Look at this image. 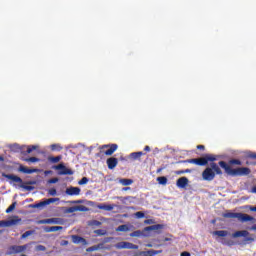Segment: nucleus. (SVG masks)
I'll list each match as a JSON object with an SVG mask.
<instances>
[{
    "mask_svg": "<svg viewBox=\"0 0 256 256\" xmlns=\"http://www.w3.org/2000/svg\"><path fill=\"white\" fill-rule=\"evenodd\" d=\"M176 185L179 189H185L189 185V179L187 177H181L176 181Z\"/></svg>",
    "mask_w": 256,
    "mask_h": 256,
    "instance_id": "ddd939ff",
    "label": "nucleus"
},
{
    "mask_svg": "<svg viewBox=\"0 0 256 256\" xmlns=\"http://www.w3.org/2000/svg\"><path fill=\"white\" fill-rule=\"evenodd\" d=\"M144 223H145L146 225H151V223H153V220L148 219V220H145Z\"/></svg>",
    "mask_w": 256,
    "mask_h": 256,
    "instance_id": "3c124183",
    "label": "nucleus"
},
{
    "mask_svg": "<svg viewBox=\"0 0 256 256\" xmlns=\"http://www.w3.org/2000/svg\"><path fill=\"white\" fill-rule=\"evenodd\" d=\"M72 242L75 243V245H79V243H82V245H87V240L79 235H72Z\"/></svg>",
    "mask_w": 256,
    "mask_h": 256,
    "instance_id": "f3484780",
    "label": "nucleus"
},
{
    "mask_svg": "<svg viewBox=\"0 0 256 256\" xmlns=\"http://www.w3.org/2000/svg\"><path fill=\"white\" fill-rule=\"evenodd\" d=\"M35 149H37V146L36 145H30L27 147V150H26V155H29L31 153H33V151H35Z\"/></svg>",
    "mask_w": 256,
    "mask_h": 256,
    "instance_id": "72a5a7b5",
    "label": "nucleus"
},
{
    "mask_svg": "<svg viewBox=\"0 0 256 256\" xmlns=\"http://www.w3.org/2000/svg\"><path fill=\"white\" fill-rule=\"evenodd\" d=\"M143 155H145V153H143V152H132L130 154V159L137 161V160H140L141 157H143Z\"/></svg>",
    "mask_w": 256,
    "mask_h": 256,
    "instance_id": "412c9836",
    "label": "nucleus"
},
{
    "mask_svg": "<svg viewBox=\"0 0 256 256\" xmlns=\"http://www.w3.org/2000/svg\"><path fill=\"white\" fill-rule=\"evenodd\" d=\"M116 249H139V246L131 242H119L116 244Z\"/></svg>",
    "mask_w": 256,
    "mask_h": 256,
    "instance_id": "6e6552de",
    "label": "nucleus"
},
{
    "mask_svg": "<svg viewBox=\"0 0 256 256\" xmlns=\"http://www.w3.org/2000/svg\"><path fill=\"white\" fill-rule=\"evenodd\" d=\"M33 233L32 230L26 231L24 234L21 235V239H27Z\"/></svg>",
    "mask_w": 256,
    "mask_h": 256,
    "instance_id": "79ce46f5",
    "label": "nucleus"
},
{
    "mask_svg": "<svg viewBox=\"0 0 256 256\" xmlns=\"http://www.w3.org/2000/svg\"><path fill=\"white\" fill-rule=\"evenodd\" d=\"M161 171H163V169H162V168H159V169L157 170V173H161Z\"/></svg>",
    "mask_w": 256,
    "mask_h": 256,
    "instance_id": "052dcab7",
    "label": "nucleus"
},
{
    "mask_svg": "<svg viewBox=\"0 0 256 256\" xmlns=\"http://www.w3.org/2000/svg\"><path fill=\"white\" fill-rule=\"evenodd\" d=\"M61 245H62V246L69 245V241H67V240H63V241L61 242Z\"/></svg>",
    "mask_w": 256,
    "mask_h": 256,
    "instance_id": "603ef678",
    "label": "nucleus"
},
{
    "mask_svg": "<svg viewBox=\"0 0 256 256\" xmlns=\"http://www.w3.org/2000/svg\"><path fill=\"white\" fill-rule=\"evenodd\" d=\"M135 217H137V219H143V217H145V213L142 211L136 212Z\"/></svg>",
    "mask_w": 256,
    "mask_h": 256,
    "instance_id": "c03bdc74",
    "label": "nucleus"
},
{
    "mask_svg": "<svg viewBox=\"0 0 256 256\" xmlns=\"http://www.w3.org/2000/svg\"><path fill=\"white\" fill-rule=\"evenodd\" d=\"M251 211H254L256 213V207H252Z\"/></svg>",
    "mask_w": 256,
    "mask_h": 256,
    "instance_id": "680f3d73",
    "label": "nucleus"
},
{
    "mask_svg": "<svg viewBox=\"0 0 256 256\" xmlns=\"http://www.w3.org/2000/svg\"><path fill=\"white\" fill-rule=\"evenodd\" d=\"M249 235V232L247 230H242V231H236L232 234V237L237 238V237H247Z\"/></svg>",
    "mask_w": 256,
    "mask_h": 256,
    "instance_id": "4be33fe9",
    "label": "nucleus"
},
{
    "mask_svg": "<svg viewBox=\"0 0 256 256\" xmlns=\"http://www.w3.org/2000/svg\"><path fill=\"white\" fill-rule=\"evenodd\" d=\"M45 233H55L56 231H63V226H44Z\"/></svg>",
    "mask_w": 256,
    "mask_h": 256,
    "instance_id": "dca6fc26",
    "label": "nucleus"
},
{
    "mask_svg": "<svg viewBox=\"0 0 256 256\" xmlns=\"http://www.w3.org/2000/svg\"><path fill=\"white\" fill-rule=\"evenodd\" d=\"M252 231H256V224L251 227Z\"/></svg>",
    "mask_w": 256,
    "mask_h": 256,
    "instance_id": "4d7b16f0",
    "label": "nucleus"
},
{
    "mask_svg": "<svg viewBox=\"0 0 256 256\" xmlns=\"http://www.w3.org/2000/svg\"><path fill=\"white\" fill-rule=\"evenodd\" d=\"M22 161H25L26 163H39L41 161L37 157H30V158H22Z\"/></svg>",
    "mask_w": 256,
    "mask_h": 256,
    "instance_id": "393cba45",
    "label": "nucleus"
},
{
    "mask_svg": "<svg viewBox=\"0 0 256 256\" xmlns=\"http://www.w3.org/2000/svg\"><path fill=\"white\" fill-rule=\"evenodd\" d=\"M72 203L74 205H79V203H83V201L82 200H74V201H72Z\"/></svg>",
    "mask_w": 256,
    "mask_h": 256,
    "instance_id": "8fccbe9b",
    "label": "nucleus"
},
{
    "mask_svg": "<svg viewBox=\"0 0 256 256\" xmlns=\"http://www.w3.org/2000/svg\"><path fill=\"white\" fill-rule=\"evenodd\" d=\"M118 148H119V146L117 144L103 145L101 147V149H107L104 152V154L107 155V156L113 155V153H115V151H117Z\"/></svg>",
    "mask_w": 256,
    "mask_h": 256,
    "instance_id": "1a4fd4ad",
    "label": "nucleus"
},
{
    "mask_svg": "<svg viewBox=\"0 0 256 256\" xmlns=\"http://www.w3.org/2000/svg\"><path fill=\"white\" fill-rule=\"evenodd\" d=\"M48 195H51V197H55V195H57V189H55V188L49 189Z\"/></svg>",
    "mask_w": 256,
    "mask_h": 256,
    "instance_id": "a19ab883",
    "label": "nucleus"
},
{
    "mask_svg": "<svg viewBox=\"0 0 256 256\" xmlns=\"http://www.w3.org/2000/svg\"><path fill=\"white\" fill-rule=\"evenodd\" d=\"M89 183V178L83 177L81 180L78 181V185H87Z\"/></svg>",
    "mask_w": 256,
    "mask_h": 256,
    "instance_id": "58836bf2",
    "label": "nucleus"
},
{
    "mask_svg": "<svg viewBox=\"0 0 256 256\" xmlns=\"http://www.w3.org/2000/svg\"><path fill=\"white\" fill-rule=\"evenodd\" d=\"M98 249H101V244H98V245H94V246H92V247H89V248L86 249V251H87L88 253H91V252H93V251H98Z\"/></svg>",
    "mask_w": 256,
    "mask_h": 256,
    "instance_id": "2f4dec72",
    "label": "nucleus"
},
{
    "mask_svg": "<svg viewBox=\"0 0 256 256\" xmlns=\"http://www.w3.org/2000/svg\"><path fill=\"white\" fill-rule=\"evenodd\" d=\"M131 189V187H124L123 189H122V191H129Z\"/></svg>",
    "mask_w": 256,
    "mask_h": 256,
    "instance_id": "6e6d98bb",
    "label": "nucleus"
},
{
    "mask_svg": "<svg viewBox=\"0 0 256 256\" xmlns=\"http://www.w3.org/2000/svg\"><path fill=\"white\" fill-rule=\"evenodd\" d=\"M68 211L69 213H75V211L85 212V211H89V208H87V206H84V205H78V206L70 207Z\"/></svg>",
    "mask_w": 256,
    "mask_h": 256,
    "instance_id": "6ab92c4d",
    "label": "nucleus"
},
{
    "mask_svg": "<svg viewBox=\"0 0 256 256\" xmlns=\"http://www.w3.org/2000/svg\"><path fill=\"white\" fill-rule=\"evenodd\" d=\"M52 225H65L63 218H52Z\"/></svg>",
    "mask_w": 256,
    "mask_h": 256,
    "instance_id": "a878e982",
    "label": "nucleus"
},
{
    "mask_svg": "<svg viewBox=\"0 0 256 256\" xmlns=\"http://www.w3.org/2000/svg\"><path fill=\"white\" fill-rule=\"evenodd\" d=\"M223 217L225 219H238V221H241V223H247V221H253L255 219L249 214L235 213V212L224 213Z\"/></svg>",
    "mask_w": 256,
    "mask_h": 256,
    "instance_id": "7ed1b4c3",
    "label": "nucleus"
},
{
    "mask_svg": "<svg viewBox=\"0 0 256 256\" xmlns=\"http://www.w3.org/2000/svg\"><path fill=\"white\" fill-rule=\"evenodd\" d=\"M157 181H158L159 185H167V177H165V176L158 177Z\"/></svg>",
    "mask_w": 256,
    "mask_h": 256,
    "instance_id": "7c9ffc66",
    "label": "nucleus"
},
{
    "mask_svg": "<svg viewBox=\"0 0 256 256\" xmlns=\"http://www.w3.org/2000/svg\"><path fill=\"white\" fill-rule=\"evenodd\" d=\"M106 163L108 165V169L113 170L119 165V160L115 157H110L106 160Z\"/></svg>",
    "mask_w": 256,
    "mask_h": 256,
    "instance_id": "f8f14e48",
    "label": "nucleus"
},
{
    "mask_svg": "<svg viewBox=\"0 0 256 256\" xmlns=\"http://www.w3.org/2000/svg\"><path fill=\"white\" fill-rule=\"evenodd\" d=\"M252 193H256V186L252 188Z\"/></svg>",
    "mask_w": 256,
    "mask_h": 256,
    "instance_id": "bf43d9fd",
    "label": "nucleus"
},
{
    "mask_svg": "<svg viewBox=\"0 0 256 256\" xmlns=\"http://www.w3.org/2000/svg\"><path fill=\"white\" fill-rule=\"evenodd\" d=\"M50 147L52 151H61L63 149L59 144H52Z\"/></svg>",
    "mask_w": 256,
    "mask_h": 256,
    "instance_id": "4c0bfd02",
    "label": "nucleus"
},
{
    "mask_svg": "<svg viewBox=\"0 0 256 256\" xmlns=\"http://www.w3.org/2000/svg\"><path fill=\"white\" fill-rule=\"evenodd\" d=\"M185 173H191L190 169H186V170H178L176 171V175H183Z\"/></svg>",
    "mask_w": 256,
    "mask_h": 256,
    "instance_id": "37998d69",
    "label": "nucleus"
},
{
    "mask_svg": "<svg viewBox=\"0 0 256 256\" xmlns=\"http://www.w3.org/2000/svg\"><path fill=\"white\" fill-rule=\"evenodd\" d=\"M20 222H21V218H19V216H13L9 220H0V228L13 227L15 225H19Z\"/></svg>",
    "mask_w": 256,
    "mask_h": 256,
    "instance_id": "20e7f679",
    "label": "nucleus"
},
{
    "mask_svg": "<svg viewBox=\"0 0 256 256\" xmlns=\"http://www.w3.org/2000/svg\"><path fill=\"white\" fill-rule=\"evenodd\" d=\"M53 169H55L58 172V175H73V170L66 168L65 164L61 163L56 166H53Z\"/></svg>",
    "mask_w": 256,
    "mask_h": 256,
    "instance_id": "0eeeda50",
    "label": "nucleus"
},
{
    "mask_svg": "<svg viewBox=\"0 0 256 256\" xmlns=\"http://www.w3.org/2000/svg\"><path fill=\"white\" fill-rule=\"evenodd\" d=\"M24 188H26L28 191H31V186H25Z\"/></svg>",
    "mask_w": 256,
    "mask_h": 256,
    "instance_id": "13d9d810",
    "label": "nucleus"
},
{
    "mask_svg": "<svg viewBox=\"0 0 256 256\" xmlns=\"http://www.w3.org/2000/svg\"><path fill=\"white\" fill-rule=\"evenodd\" d=\"M143 235V232L141 230H136L130 234V237H141Z\"/></svg>",
    "mask_w": 256,
    "mask_h": 256,
    "instance_id": "c9c22d12",
    "label": "nucleus"
},
{
    "mask_svg": "<svg viewBox=\"0 0 256 256\" xmlns=\"http://www.w3.org/2000/svg\"><path fill=\"white\" fill-rule=\"evenodd\" d=\"M180 256H191V253L184 251L180 254Z\"/></svg>",
    "mask_w": 256,
    "mask_h": 256,
    "instance_id": "09e8293b",
    "label": "nucleus"
},
{
    "mask_svg": "<svg viewBox=\"0 0 256 256\" xmlns=\"http://www.w3.org/2000/svg\"><path fill=\"white\" fill-rule=\"evenodd\" d=\"M57 201H59V198H49L39 203L33 204L32 207L34 209H43V207H47V205H51V203H57Z\"/></svg>",
    "mask_w": 256,
    "mask_h": 256,
    "instance_id": "423d86ee",
    "label": "nucleus"
},
{
    "mask_svg": "<svg viewBox=\"0 0 256 256\" xmlns=\"http://www.w3.org/2000/svg\"><path fill=\"white\" fill-rule=\"evenodd\" d=\"M97 207L103 211H113V209H115V205L111 204H99Z\"/></svg>",
    "mask_w": 256,
    "mask_h": 256,
    "instance_id": "aec40b11",
    "label": "nucleus"
},
{
    "mask_svg": "<svg viewBox=\"0 0 256 256\" xmlns=\"http://www.w3.org/2000/svg\"><path fill=\"white\" fill-rule=\"evenodd\" d=\"M144 151H147V152L151 151V147L145 146V147H144Z\"/></svg>",
    "mask_w": 256,
    "mask_h": 256,
    "instance_id": "5fc2aeb1",
    "label": "nucleus"
},
{
    "mask_svg": "<svg viewBox=\"0 0 256 256\" xmlns=\"http://www.w3.org/2000/svg\"><path fill=\"white\" fill-rule=\"evenodd\" d=\"M62 159V156H50L48 158V160L51 162V163H59V161H61Z\"/></svg>",
    "mask_w": 256,
    "mask_h": 256,
    "instance_id": "c756f323",
    "label": "nucleus"
},
{
    "mask_svg": "<svg viewBox=\"0 0 256 256\" xmlns=\"http://www.w3.org/2000/svg\"><path fill=\"white\" fill-rule=\"evenodd\" d=\"M95 235H98V237H103V235H107V230L98 229L94 231Z\"/></svg>",
    "mask_w": 256,
    "mask_h": 256,
    "instance_id": "473e14b6",
    "label": "nucleus"
},
{
    "mask_svg": "<svg viewBox=\"0 0 256 256\" xmlns=\"http://www.w3.org/2000/svg\"><path fill=\"white\" fill-rule=\"evenodd\" d=\"M163 224H155L144 228V231H155L156 233H161L163 231Z\"/></svg>",
    "mask_w": 256,
    "mask_h": 256,
    "instance_id": "4468645a",
    "label": "nucleus"
},
{
    "mask_svg": "<svg viewBox=\"0 0 256 256\" xmlns=\"http://www.w3.org/2000/svg\"><path fill=\"white\" fill-rule=\"evenodd\" d=\"M0 161H5V158H3V156H0Z\"/></svg>",
    "mask_w": 256,
    "mask_h": 256,
    "instance_id": "e2e57ef3",
    "label": "nucleus"
},
{
    "mask_svg": "<svg viewBox=\"0 0 256 256\" xmlns=\"http://www.w3.org/2000/svg\"><path fill=\"white\" fill-rule=\"evenodd\" d=\"M38 225H53L52 218L38 220Z\"/></svg>",
    "mask_w": 256,
    "mask_h": 256,
    "instance_id": "b1692460",
    "label": "nucleus"
},
{
    "mask_svg": "<svg viewBox=\"0 0 256 256\" xmlns=\"http://www.w3.org/2000/svg\"><path fill=\"white\" fill-rule=\"evenodd\" d=\"M20 256H27L26 254H21Z\"/></svg>",
    "mask_w": 256,
    "mask_h": 256,
    "instance_id": "69168bd1",
    "label": "nucleus"
},
{
    "mask_svg": "<svg viewBox=\"0 0 256 256\" xmlns=\"http://www.w3.org/2000/svg\"><path fill=\"white\" fill-rule=\"evenodd\" d=\"M29 244H25L22 246L13 245L8 248L6 255H14L15 253H23V251L27 250Z\"/></svg>",
    "mask_w": 256,
    "mask_h": 256,
    "instance_id": "39448f33",
    "label": "nucleus"
},
{
    "mask_svg": "<svg viewBox=\"0 0 256 256\" xmlns=\"http://www.w3.org/2000/svg\"><path fill=\"white\" fill-rule=\"evenodd\" d=\"M229 232L226 230H217L213 232V235H217L218 237H227Z\"/></svg>",
    "mask_w": 256,
    "mask_h": 256,
    "instance_id": "bb28decb",
    "label": "nucleus"
},
{
    "mask_svg": "<svg viewBox=\"0 0 256 256\" xmlns=\"http://www.w3.org/2000/svg\"><path fill=\"white\" fill-rule=\"evenodd\" d=\"M16 206H17V202H13V203L6 209V213H11V211H14Z\"/></svg>",
    "mask_w": 256,
    "mask_h": 256,
    "instance_id": "f704fd0d",
    "label": "nucleus"
},
{
    "mask_svg": "<svg viewBox=\"0 0 256 256\" xmlns=\"http://www.w3.org/2000/svg\"><path fill=\"white\" fill-rule=\"evenodd\" d=\"M247 157L249 159H256V153L255 152H248Z\"/></svg>",
    "mask_w": 256,
    "mask_h": 256,
    "instance_id": "49530a36",
    "label": "nucleus"
},
{
    "mask_svg": "<svg viewBox=\"0 0 256 256\" xmlns=\"http://www.w3.org/2000/svg\"><path fill=\"white\" fill-rule=\"evenodd\" d=\"M218 165H219V167H221L222 169L225 170V173H227V175H231L232 177H243L245 175L251 174V169H249L248 167H241V168L233 169L225 161H220L218 163Z\"/></svg>",
    "mask_w": 256,
    "mask_h": 256,
    "instance_id": "f03ea898",
    "label": "nucleus"
},
{
    "mask_svg": "<svg viewBox=\"0 0 256 256\" xmlns=\"http://www.w3.org/2000/svg\"><path fill=\"white\" fill-rule=\"evenodd\" d=\"M66 195H69L70 197L81 195V188L70 186L66 189Z\"/></svg>",
    "mask_w": 256,
    "mask_h": 256,
    "instance_id": "9d476101",
    "label": "nucleus"
},
{
    "mask_svg": "<svg viewBox=\"0 0 256 256\" xmlns=\"http://www.w3.org/2000/svg\"><path fill=\"white\" fill-rule=\"evenodd\" d=\"M163 253L162 250H148V251H141L136 253L134 256H154Z\"/></svg>",
    "mask_w": 256,
    "mask_h": 256,
    "instance_id": "9b49d317",
    "label": "nucleus"
},
{
    "mask_svg": "<svg viewBox=\"0 0 256 256\" xmlns=\"http://www.w3.org/2000/svg\"><path fill=\"white\" fill-rule=\"evenodd\" d=\"M119 183H121V185H123L124 187H128V185H133V180L122 178L119 180Z\"/></svg>",
    "mask_w": 256,
    "mask_h": 256,
    "instance_id": "5701e85b",
    "label": "nucleus"
},
{
    "mask_svg": "<svg viewBox=\"0 0 256 256\" xmlns=\"http://www.w3.org/2000/svg\"><path fill=\"white\" fill-rule=\"evenodd\" d=\"M36 250L37 251H47V248L43 245H38V246H36Z\"/></svg>",
    "mask_w": 256,
    "mask_h": 256,
    "instance_id": "de8ad7c7",
    "label": "nucleus"
},
{
    "mask_svg": "<svg viewBox=\"0 0 256 256\" xmlns=\"http://www.w3.org/2000/svg\"><path fill=\"white\" fill-rule=\"evenodd\" d=\"M229 165H242V163L239 159H231L229 160Z\"/></svg>",
    "mask_w": 256,
    "mask_h": 256,
    "instance_id": "e433bc0d",
    "label": "nucleus"
},
{
    "mask_svg": "<svg viewBox=\"0 0 256 256\" xmlns=\"http://www.w3.org/2000/svg\"><path fill=\"white\" fill-rule=\"evenodd\" d=\"M246 241H253L252 238H246Z\"/></svg>",
    "mask_w": 256,
    "mask_h": 256,
    "instance_id": "0e129e2a",
    "label": "nucleus"
},
{
    "mask_svg": "<svg viewBox=\"0 0 256 256\" xmlns=\"http://www.w3.org/2000/svg\"><path fill=\"white\" fill-rule=\"evenodd\" d=\"M2 177H5V179H10L14 183H23V179H21V177L15 176L13 174H5V173H3Z\"/></svg>",
    "mask_w": 256,
    "mask_h": 256,
    "instance_id": "2eb2a0df",
    "label": "nucleus"
},
{
    "mask_svg": "<svg viewBox=\"0 0 256 256\" xmlns=\"http://www.w3.org/2000/svg\"><path fill=\"white\" fill-rule=\"evenodd\" d=\"M116 231L127 233V231H129V226L127 224L120 225L116 228Z\"/></svg>",
    "mask_w": 256,
    "mask_h": 256,
    "instance_id": "cd10ccee",
    "label": "nucleus"
},
{
    "mask_svg": "<svg viewBox=\"0 0 256 256\" xmlns=\"http://www.w3.org/2000/svg\"><path fill=\"white\" fill-rule=\"evenodd\" d=\"M217 155L215 154H206L200 158H192L185 160L184 163H190L192 165H198L199 167H205L210 162V167L205 168L202 172V178L204 181H213L215 175H223V171L217 163Z\"/></svg>",
    "mask_w": 256,
    "mask_h": 256,
    "instance_id": "f257e3e1",
    "label": "nucleus"
},
{
    "mask_svg": "<svg viewBox=\"0 0 256 256\" xmlns=\"http://www.w3.org/2000/svg\"><path fill=\"white\" fill-rule=\"evenodd\" d=\"M18 171H20V173H25L26 175H31L33 173H37V169L27 168L23 165L19 166Z\"/></svg>",
    "mask_w": 256,
    "mask_h": 256,
    "instance_id": "a211bd4d",
    "label": "nucleus"
},
{
    "mask_svg": "<svg viewBox=\"0 0 256 256\" xmlns=\"http://www.w3.org/2000/svg\"><path fill=\"white\" fill-rule=\"evenodd\" d=\"M48 183H49L50 185H53V184H55V183H59V178H52V179H49V180H48Z\"/></svg>",
    "mask_w": 256,
    "mask_h": 256,
    "instance_id": "a18cd8bd",
    "label": "nucleus"
},
{
    "mask_svg": "<svg viewBox=\"0 0 256 256\" xmlns=\"http://www.w3.org/2000/svg\"><path fill=\"white\" fill-rule=\"evenodd\" d=\"M133 199H135V197H133V196H126V197H121L120 201H122V203H125V201H133Z\"/></svg>",
    "mask_w": 256,
    "mask_h": 256,
    "instance_id": "ea45409f",
    "label": "nucleus"
},
{
    "mask_svg": "<svg viewBox=\"0 0 256 256\" xmlns=\"http://www.w3.org/2000/svg\"><path fill=\"white\" fill-rule=\"evenodd\" d=\"M197 149H201L202 151H204V150H205V146H203V145H198V146H197Z\"/></svg>",
    "mask_w": 256,
    "mask_h": 256,
    "instance_id": "864d4df0",
    "label": "nucleus"
},
{
    "mask_svg": "<svg viewBox=\"0 0 256 256\" xmlns=\"http://www.w3.org/2000/svg\"><path fill=\"white\" fill-rule=\"evenodd\" d=\"M88 225L90 227H100V225H102V223L99 220H91L88 222Z\"/></svg>",
    "mask_w": 256,
    "mask_h": 256,
    "instance_id": "c85d7f7f",
    "label": "nucleus"
}]
</instances>
